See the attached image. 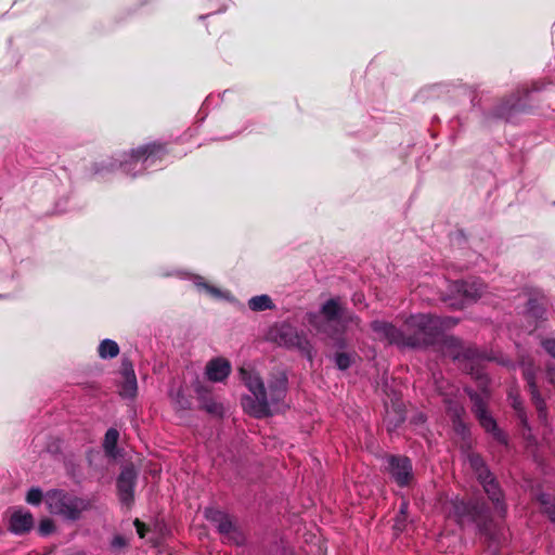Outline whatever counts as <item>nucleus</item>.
Returning a JSON list of instances; mask_svg holds the SVG:
<instances>
[{"instance_id":"nucleus-1","label":"nucleus","mask_w":555,"mask_h":555,"mask_svg":"<svg viewBox=\"0 0 555 555\" xmlns=\"http://www.w3.org/2000/svg\"><path fill=\"white\" fill-rule=\"evenodd\" d=\"M482 489V493L479 492L463 498H456L452 501V508L457 524L461 526L474 524L480 534L491 538L493 520L490 515L488 501L492 503L495 513L501 517H504L506 514V504L504 502L502 488Z\"/></svg>"},{"instance_id":"nucleus-2","label":"nucleus","mask_w":555,"mask_h":555,"mask_svg":"<svg viewBox=\"0 0 555 555\" xmlns=\"http://www.w3.org/2000/svg\"><path fill=\"white\" fill-rule=\"evenodd\" d=\"M240 375L254 396L243 399L244 410L258 418L272 415L286 393L287 380L285 375L279 374L273 382L269 383L268 387L264 386L261 377L254 370L241 367Z\"/></svg>"},{"instance_id":"nucleus-3","label":"nucleus","mask_w":555,"mask_h":555,"mask_svg":"<svg viewBox=\"0 0 555 555\" xmlns=\"http://www.w3.org/2000/svg\"><path fill=\"white\" fill-rule=\"evenodd\" d=\"M454 324L452 319L441 320L428 314L412 315L404 323L405 344L412 347L427 344L436 332Z\"/></svg>"},{"instance_id":"nucleus-4","label":"nucleus","mask_w":555,"mask_h":555,"mask_svg":"<svg viewBox=\"0 0 555 555\" xmlns=\"http://www.w3.org/2000/svg\"><path fill=\"white\" fill-rule=\"evenodd\" d=\"M46 503L51 514L68 520H77L89 508L90 502L73 495L61 488H53L46 494Z\"/></svg>"},{"instance_id":"nucleus-5","label":"nucleus","mask_w":555,"mask_h":555,"mask_svg":"<svg viewBox=\"0 0 555 555\" xmlns=\"http://www.w3.org/2000/svg\"><path fill=\"white\" fill-rule=\"evenodd\" d=\"M204 514L207 520L216 525L218 532L224 541L234 545H243L245 543L244 532L237 526L236 520L228 513L215 507H207Z\"/></svg>"},{"instance_id":"nucleus-6","label":"nucleus","mask_w":555,"mask_h":555,"mask_svg":"<svg viewBox=\"0 0 555 555\" xmlns=\"http://www.w3.org/2000/svg\"><path fill=\"white\" fill-rule=\"evenodd\" d=\"M35 527V518L33 514L22 507L15 508L10 518L8 529L15 535H24L29 533Z\"/></svg>"},{"instance_id":"nucleus-7","label":"nucleus","mask_w":555,"mask_h":555,"mask_svg":"<svg viewBox=\"0 0 555 555\" xmlns=\"http://www.w3.org/2000/svg\"><path fill=\"white\" fill-rule=\"evenodd\" d=\"M371 328L374 332L375 337L380 340L399 346H406L405 334L386 321H374L371 323Z\"/></svg>"},{"instance_id":"nucleus-8","label":"nucleus","mask_w":555,"mask_h":555,"mask_svg":"<svg viewBox=\"0 0 555 555\" xmlns=\"http://www.w3.org/2000/svg\"><path fill=\"white\" fill-rule=\"evenodd\" d=\"M271 338L279 345L285 347H299L302 348L306 344L305 338L299 336L297 331L288 325L281 324L271 331Z\"/></svg>"},{"instance_id":"nucleus-9","label":"nucleus","mask_w":555,"mask_h":555,"mask_svg":"<svg viewBox=\"0 0 555 555\" xmlns=\"http://www.w3.org/2000/svg\"><path fill=\"white\" fill-rule=\"evenodd\" d=\"M390 473L397 483H410L413 481L412 465L406 457H390Z\"/></svg>"},{"instance_id":"nucleus-10","label":"nucleus","mask_w":555,"mask_h":555,"mask_svg":"<svg viewBox=\"0 0 555 555\" xmlns=\"http://www.w3.org/2000/svg\"><path fill=\"white\" fill-rule=\"evenodd\" d=\"M230 372V362L223 358L212 359L206 365V375L211 382H222L229 376Z\"/></svg>"},{"instance_id":"nucleus-11","label":"nucleus","mask_w":555,"mask_h":555,"mask_svg":"<svg viewBox=\"0 0 555 555\" xmlns=\"http://www.w3.org/2000/svg\"><path fill=\"white\" fill-rule=\"evenodd\" d=\"M467 461L469 464V467L475 473L477 480L482 485H489L493 482V478L487 466L485 465L483 461L478 454H469L467 456Z\"/></svg>"},{"instance_id":"nucleus-12","label":"nucleus","mask_w":555,"mask_h":555,"mask_svg":"<svg viewBox=\"0 0 555 555\" xmlns=\"http://www.w3.org/2000/svg\"><path fill=\"white\" fill-rule=\"evenodd\" d=\"M122 377L124 382L120 388V395L122 397L132 398L137 393V378L129 362L122 363Z\"/></svg>"},{"instance_id":"nucleus-13","label":"nucleus","mask_w":555,"mask_h":555,"mask_svg":"<svg viewBox=\"0 0 555 555\" xmlns=\"http://www.w3.org/2000/svg\"><path fill=\"white\" fill-rule=\"evenodd\" d=\"M456 292L466 300H476L485 293V285L479 282H459L455 284Z\"/></svg>"},{"instance_id":"nucleus-14","label":"nucleus","mask_w":555,"mask_h":555,"mask_svg":"<svg viewBox=\"0 0 555 555\" xmlns=\"http://www.w3.org/2000/svg\"><path fill=\"white\" fill-rule=\"evenodd\" d=\"M472 399L474 402V411L476 413V416L478 417L481 426L487 431H492L495 429V422L494 420L487 413L483 403L478 399L476 396H472Z\"/></svg>"},{"instance_id":"nucleus-15","label":"nucleus","mask_w":555,"mask_h":555,"mask_svg":"<svg viewBox=\"0 0 555 555\" xmlns=\"http://www.w3.org/2000/svg\"><path fill=\"white\" fill-rule=\"evenodd\" d=\"M524 374H525V378L527 379L528 385L530 387L532 400H533L540 415L544 417L545 416V403L538 390V386L534 380V374L530 370H525Z\"/></svg>"},{"instance_id":"nucleus-16","label":"nucleus","mask_w":555,"mask_h":555,"mask_svg":"<svg viewBox=\"0 0 555 555\" xmlns=\"http://www.w3.org/2000/svg\"><path fill=\"white\" fill-rule=\"evenodd\" d=\"M119 438V434L116 429L111 428L106 431L103 448L106 454L113 459H116L118 455L117 441Z\"/></svg>"},{"instance_id":"nucleus-17","label":"nucleus","mask_w":555,"mask_h":555,"mask_svg":"<svg viewBox=\"0 0 555 555\" xmlns=\"http://www.w3.org/2000/svg\"><path fill=\"white\" fill-rule=\"evenodd\" d=\"M322 313L328 320H335L341 315V307L336 299H330L322 306Z\"/></svg>"},{"instance_id":"nucleus-18","label":"nucleus","mask_w":555,"mask_h":555,"mask_svg":"<svg viewBox=\"0 0 555 555\" xmlns=\"http://www.w3.org/2000/svg\"><path fill=\"white\" fill-rule=\"evenodd\" d=\"M119 353L118 345L111 339H104L99 346V354L101 358H115Z\"/></svg>"},{"instance_id":"nucleus-19","label":"nucleus","mask_w":555,"mask_h":555,"mask_svg":"<svg viewBox=\"0 0 555 555\" xmlns=\"http://www.w3.org/2000/svg\"><path fill=\"white\" fill-rule=\"evenodd\" d=\"M248 306L254 311H263L272 308V300L268 295L255 296L249 299Z\"/></svg>"},{"instance_id":"nucleus-20","label":"nucleus","mask_w":555,"mask_h":555,"mask_svg":"<svg viewBox=\"0 0 555 555\" xmlns=\"http://www.w3.org/2000/svg\"><path fill=\"white\" fill-rule=\"evenodd\" d=\"M137 478V469L132 463L126 464L119 475V482L122 486H131Z\"/></svg>"},{"instance_id":"nucleus-21","label":"nucleus","mask_w":555,"mask_h":555,"mask_svg":"<svg viewBox=\"0 0 555 555\" xmlns=\"http://www.w3.org/2000/svg\"><path fill=\"white\" fill-rule=\"evenodd\" d=\"M539 500L542 512L548 516L551 521L555 522V498L552 499L546 494H541Z\"/></svg>"},{"instance_id":"nucleus-22","label":"nucleus","mask_w":555,"mask_h":555,"mask_svg":"<svg viewBox=\"0 0 555 555\" xmlns=\"http://www.w3.org/2000/svg\"><path fill=\"white\" fill-rule=\"evenodd\" d=\"M118 499L122 505L130 508L134 502L133 488H118Z\"/></svg>"},{"instance_id":"nucleus-23","label":"nucleus","mask_w":555,"mask_h":555,"mask_svg":"<svg viewBox=\"0 0 555 555\" xmlns=\"http://www.w3.org/2000/svg\"><path fill=\"white\" fill-rule=\"evenodd\" d=\"M128 544V540L124 535L116 534L112 539L109 547L114 554H120L127 548Z\"/></svg>"},{"instance_id":"nucleus-24","label":"nucleus","mask_w":555,"mask_h":555,"mask_svg":"<svg viewBox=\"0 0 555 555\" xmlns=\"http://www.w3.org/2000/svg\"><path fill=\"white\" fill-rule=\"evenodd\" d=\"M201 406L206 412H208V413H210L212 415H216V416H220L223 413L222 405L220 403L216 402L212 399H205V400H203Z\"/></svg>"},{"instance_id":"nucleus-25","label":"nucleus","mask_w":555,"mask_h":555,"mask_svg":"<svg viewBox=\"0 0 555 555\" xmlns=\"http://www.w3.org/2000/svg\"><path fill=\"white\" fill-rule=\"evenodd\" d=\"M55 531V525L52 519L43 518L40 520L38 526V533L41 537H48Z\"/></svg>"},{"instance_id":"nucleus-26","label":"nucleus","mask_w":555,"mask_h":555,"mask_svg":"<svg viewBox=\"0 0 555 555\" xmlns=\"http://www.w3.org/2000/svg\"><path fill=\"white\" fill-rule=\"evenodd\" d=\"M42 492L40 488H30L26 495V502L31 505H38L42 501Z\"/></svg>"},{"instance_id":"nucleus-27","label":"nucleus","mask_w":555,"mask_h":555,"mask_svg":"<svg viewBox=\"0 0 555 555\" xmlns=\"http://www.w3.org/2000/svg\"><path fill=\"white\" fill-rule=\"evenodd\" d=\"M172 400L180 410H186L190 408L189 399L185 398L180 390L172 397Z\"/></svg>"},{"instance_id":"nucleus-28","label":"nucleus","mask_w":555,"mask_h":555,"mask_svg":"<svg viewBox=\"0 0 555 555\" xmlns=\"http://www.w3.org/2000/svg\"><path fill=\"white\" fill-rule=\"evenodd\" d=\"M155 150V145H147L139 147L133 152V155L137 159H140L141 157H144L146 155H151Z\"/></svg>"},{"instance_id":"nucleus-29","label":"nucleus","mask_w":555,"mask_h":555,"mask_svg":"<svg viewBox=\"0 0 555 555\" xmlns=\"http://www.w3.org/2000/svg\"><path fill=\"white\" fill-rule=\"evenodd\" d=\"M133 525L135 527L138 535L141 539L145 538L147 531L150 530L149 527L143 521H141L139 518L134 519Z\"/></svg>"},{"instance_id":"nucleus-30","label":"nucleus","mask_w":555,"mask_h":555,"mask_svg":"<svg viewBox=\"0 0 555 555\" xmlns=\"http://www.w3.org/2000/svg\"><path fill=\"white\" fill-rule=\"evenodd\" d=\"M336 364L339 369L345 370L350 365V359L347 354L339 353L336 356Z\"/></svg>"},{"instance_id":"nucleus-31","label":"nucleus","mask_w":555,"mask_h":555,"mask_svg":"<svg viewBox=\"0 0 555 555\" xmlns=\"http://www.w3.org/2000/svg\"><path fill=\"white\" fill-rule=\"evenodd\" d=\"M542 346L545 351L555 359V339H544Z\"/></svg>"},{"instance_id":"nucleus-32","label":"nucleus","mask_w":555,"mask_h":555,"mask_svg":"<svg viewBox=\"0 0 555 555\" xmlns=\"http://www.w3.org/2000/svg\"><path fill=\"white\" fill-rule=\"evenodd\" d=\"M452 417L454 418V423H456V420L461 417V414L463 413V409L461 406H454L453 409L449 410ZM456 429L460 427L464 429V426L459 422V424H455Z\"/></svg>"},{"instance_id":"nucleus-33","label":"nucleus","mask_w":555,"mask_h":555,"mask_svg":"<svg viewBox=\"0 0 555 555\" xmlns=\"http://www.w3.org/2000/svg\"><path fill=\"white\" fill-rule=\"evenodd\" d=\"M449 356H451L452 358L456 359L460 357V353L459 352H455V351H446Z\"/></svg>"},{"instance_id":"nucleus-34","label":"nucleus","mask_w":555,"mask_h":555,"mask_svg":"<svg viewBox=\"0 0 555 555\" xmlns=\"http://www.w3.org/2000/svg\"><path fill=\"white\" fill-rule=\"evenodd\" d=\"M349 319H350V321H353V322H356L357 324L359 323V319H358V317L350 315V317H349Z\"/></svg>"},{"instance_id":"nucleus-35","label":"nucleus","mask_w":555,"mask_h":555,"mask_svg":"<svg viewBox=\"0 0 555 555\" xmlns=\"http://www.w3.org/2000/svg\"><path fill=\"white\" fill-rule=\"evenodd\" d=\"M209 292H211L212 294L215 295H218L219 294V291L215 289V288H209Z\"/></svg>"},{"instance_id":"nucleus-36","label":"nucleus","mask_w":555,"mask_h":555,"mask_svg":"<svg viewBox=\"0 0 555 555\" xmlns=\"http://www.w3.org/2000/svg\"><path fill=\"white\" fill-rule=\"evenodd\" d=\"M405 507H406V505L403 503V504L401 505V512H402V513H403V511H404V508H405Z\"/></svg>"}]
</instances>
